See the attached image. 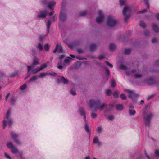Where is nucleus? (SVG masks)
<instances>
[{"instance_id": "4", "label": "nucleus", "mask_w": 159, "mask_h": 159, "mask_svg": "<svg viewBox=\"0 0 159 159\" xmlns=\"http://www.w3.org/2000/svg\"><path fill=\"white\" fill-rule=\"evenodd\" d=\"M7 147L11 150L12 152L14 154H18L20 155L22 152H20L16 148L14 147L11 142H8L6 144Z\"/></svg>"}, {"instance_id": "11", "label": "nucleus", "mask_w": 159, "mask_h": 159, "mask_svg": "<svg viewBox=\"0 0 159 159\" xmlns=\"http://www.w3.org/2000/svg\"><path fill=\"white\" fill-rule=\"evenodd\" d=\"M99 16L97 17L96 22L98 23H100L104 20V15L101 10H99L98 11Z\"/></svg>"}, {"instance_id": "31", "label": "nucleus", "mask_w": 159, "mask_h": 159, "mask_svg": "<svg viewBox=\"0 0 159 159\" xmlns=\"http://www.w3.org/2000/svg\"><path fill=\"white\" fill-rule=\"evenodd\" d=\"M139 25L140 26L144 28H145L147 26V25L146 24L142 21H141L140 22V23L139 24Z\"/></svg>"}, {"instance_id": "53", "label": "nucleus", "mask_w": 159, "mask_h": 159, "mask_svg": "<svg viewBox=\"0 0 159 159\" xmlns=\"http://www.w3.org/2000/svg\"><path fill=\"white\" fill-rule=\"evenodd\" d=\"M142 76L141 74H136L134 75V77L136 78H140Z\"/></svg>"}, {"instance_id": "38", "label": "nucleus", "mask_w": 159, "mask_h": 159, "mask_svg": "<svg viewBox=\"0 0 159 159\" xmlns=\"http://www.w3.org/2000/svg\"><path fill=\"white\" fill-rule=\"evenodd\" d=\"M102 67L105 69V71L107 75H108L110 74L109 70L105 68V66H104V65H103Z\"/></svg>"}, {"instance_id": "23", "label": "nucleus", "mask_w": 159, "mask_h": 159, "mask_svg": "<svg viewBox=\"0 0 159 159\" xmlns=\"http://www.w3.org/2000/svg\"><path fill=\"white\" fill-rule=\"evenodd\" d=\"M97 48V46L95 44H91L89 46V49L91 51H94L96 50Z\"/></svg>"}, {"instance_id": "44", "label": "nucleus", "mask_w": 159, "mask_h": 159, "mask_svg": "<svg viewBox=\"0 0 159 159\" xmlns=\"http://www.w3.org/2000/svg\"><path fill=\"white\" fill-rule=\"evenodd\" d=\"M147 11V10L146 9H144L142 11H138L137 12V14H141V13H144L145 12H146Z\"/></svg>"}, {"instance_id": "33", "label": "nucleus", "mask_w": 159, "mask_h": 159, "mask_svg": "<svg viewBox=\"0 0 159 159\" xmlns=\"http://www.w3.org/2000/svg\"><path fill=\"white\" fill-rule=\"evenodd\" d=\"M37 47L38 49L40 50H42L43 49V45L41 43H39L38 44Z\"/></svg>"}, {"instance_id": "1", "label": "nucleus", "mask_w": 159, "mask_h": 159, "mask_svg": "<svg viewBox=\"0 0 159 159\" xmlns=\"http://www.w3.org/2000/svg\"><path fill=\"white\" fill-rule=\"evenodd\" d=\"M100 101L98 100L96 101L93 100H90L89 101V106L90 108L92 109L94 108V110L96 111L98 110L102 111L105 108L106 109L109 108V106H107L105 104H103L100 105Z\"/></svg>"}, {"instance_id": "63", "label": "nucleus", "mask_w": 159, "mask_h": 159, "mask_svg": "<svg viewBox=\"0 0 159 159\" xmlns=\"http://www.w3.org/2000/svg\"><path fill=\"white\" fill-rule=\"evenodd\" d=\"M57 67L59 69H62V67L61 65H59Z\"/></svg>"}, {"instance_id": "30", "label": "nucleus", "mask_w": 159, "mask_h": 159, "mask_svg": "<svg viewBox=\"0 0 159 159\" xmlns=\"http://www.w3.org/2000/svg\"><path fill=\"white\" fill-rule=\"evenodd\" d=\"M51 22L49 20H48L47 21V23L46 24L48 33V32H49V30L50 28V25H51Z\"/></svg>"}, {"instance_id": "57", "label": "nucleus", "mask_w": 159, "mask_h": 159, "mask_svg": "<svg viewBox=\"0 0 159 159\" xmlns=\"http://www.w3.org/2000/svg\"><path fill=\"white\" fill-rule=\"evenodd\" d=\"M104 58V57L103 56H99L98 57V58L100 60H101L102 59H103Z\"/></svg>"}, {"instance_id": "64", "label": "nucleus", "mask_w": 159, "mask_h": 159, "mask_svg": "<svg viewBox=\"0 0 159 159\" xmlns=\"http://www.w3.org/2000/svg\"><path fill=\"white\" fill-rule=\"evenodd\" d=\"M84 159H90V157L89 156H88L86 157Z\"/></svg>"}, {"instance_id": "51", "label": "nucleus", "mask_w": 159, "mask_h": 159, "mask_svg": "<svg viewBox=\"0 0 159 159\" xmlns=\"http://www.w3.org/2000/svg\"><path fill=\"white\" fill-rule=\"evenodd\" d=\"M91 116L92 118H95L97 117V114L94 113H92Z\"/></svg>"}, {"instance_id": "25", "label": "nucleus", "mask_w": 159, "mask_h": 159, "mask_svg": "<svg viewBox=\"0 0 159 159\" xmlns=\"http://www.w3.org/2000/svg\"><path fill=\"white\" fill-rule=\"evenodd\" d=\"M109 49L111 51L114 50L116 48V46L114 44H110L109 46Z\"/></svg>"}, {"instance_id": "34", "label": "nucleus", "mask_w": 159, "mask_h": 159, "mask_svg": "<svg viewBox=\"0 0 159 159\" xmlns=\"http://www.w3.org/2000/svg\"><path fill=\"white\" fill-rule=\"evenodd\" d=\"M103 129L101 126L98 127L97 129V131L98 133H101L102 132Z\"/></svg>"}, {"instance_id": "43", "label": "nucleus", "mask_w": 159, "mask_h": 159, "mask_svg": "<svg viewBox=\"0 0 159 159\" xmlns=\"http://www.w3.org/2000/svg\"><path fill=\"white\" fill-rule=\"evenodd\" d=\"M26 85L25 84L22 85L20 88V89L21 90H23L25 89L26 87Z\"/></svg>"}, {"instance_id": "52", "label": "nucleus", "mask_w": 159, "mask_h": 159, "mask_svg": "<svg viewBox=\"0 0 159 159\" xmlns=\"http://www.w3.org/2000/svg\"><path fill=\"white\" fill-rule=\"evenodd\" d=\"M70 93L73 95H75L76 94L75 90L73 89H71L70 90Z\"/></svg>"}, {"instance_id": "47", "label": "nucleus", "mask_w": 159, "mask_h": 159, "mask_svg": "<svg viewBox=\"0 0 159 159\" xmlns=\"http://www.w3.org/2000/svg\"><path fill=\"white\" fill-rule=\"evenodd\" d=\"M41 2L44 5H45L48 4L47 0H41Z\"/></svg>"}, {"instance_id": "45", "label": "nucleus", "mask_w": 159, "mask_h": 159, "mask_svg": "<svg viewBox=\"0 0 159 159\" xmlns=\"http://www.w3.org/2000/svg\"><path fill=\"white\" fill-rule=\"evenodd\" d=\"M47 74L44 73H42L40 74L39 76V77L40 78H43Z\"/></svg>"}, {"instance_id": "17", "label": "nucleus", "mask_w": 159, "mask_h": 159, "mask_svg": "<svg viewBox=\"0 0 159 159\" xmlns=\"http://www.w3.org/2000/svg\"><path fill=\"white\" fill-rule=\"evenodd\" d=\"M62 47L60 44H58L57 45L55 49L53 50L54 53H56L57 52L60 53L62 52Z\"/></svg>"}, {"instance_id": "26", "label": "nucleus", "mask_w": 159, "mask_h": 159, "mask_svg": "<svg viewBox=\"0 0 159 159\" xmlns=\"http://www.w3.org/2000/svg\"><path fill=\"white\" fill-rule=\"evenodd\" d=\"M116 85L115 81L113 79H112L110 82V86L111 87H114Z\"/></svg>"}, {"instance_id": "50", "label": "nucleus", "mask_w": 159, "mask_h": 159, "mask_svg": "<svg viewBox=\"0 0 159 159\" xmlns=\"http://www.w3.org/2000/svg\"><path fill=\"white\" fill-rule=\"evenodd\" d=\"M120 97L122 99V100H124V99H125L126 98V96H125V95L123 93V94H122L120 96Z\"/></svg>"}, {"instance_id": "40", "label": "nucleus", "mask_w": 159, "mask_h": 159, "mask_svg": "<svg viewBox=\"0 0 159 159\" xmlns=\"http://www.w3.org/2000/svg\"><path fill=\"white\" fill-rule=\"evenodd\" d=\"M108 119L110 120H113L114 119V116L113 115H110L108 116Z\"/></svg>"}, {"instance_id": "28", "label": "nucleus", "mask_w": 159, "mask_h": 159, "mask_svg": "<svg viewBox=\"0 0 159 159\" xmlns=\"http://www.w3.org/2000/svg\"><path fill=\"white\" fill-rule=\"evenodd\" d=\"M87 13V11H80L79 12V16H85Z\"/></svg>"}, {"instance_id": "36", "label": "nucleus", "mask_w": 159, "mask_h": 159, "mask_svg": "<svg viewBox=\"0 0 159 159\" xmlns=\"http://www.w3.org/2000/svg\"><path fill=\"white\" fill-rule=\"evenodd\" d=\"M106 93L108 95H110L111 94V91L110 89H107L105 91Z\"/></svg>"}, {"instance_id": "55", "label": "nucleus", "mask_w": 159, "mask_h": 159, "mask_svg": "<svg viewBox=\"0 0 159 159\" xmlns=\"http://www.w3.org/2000/svg\"><path fill=\"white\" fill-rule=\"evenodd\" d=\"M144 34L146 36H148L150 34L149 31L148 30H147L144 32Z\"/></svg>"}, {"instance_id": "24", "label": "nucleus", "mask_w": 159, "mask_h": 159, "mask_svg": "<svg viewBox=\"0 0 159 159\" xmlns=\"http://www.w3.org/2000/svg\"><path fill=\"white\" fill-rule=\"evenodd\" d=\"M116 109L117 110L121 111L123 108V106L122 104H117L116 106Z\"/></svg>"}, {"instance_id": "59", "label": "nucleus", "mask_w": 159, "mask_h": 159, "mask_svg": "<svg viewBox=\"0 0 159 159\" xmlns=\"http://www.w3.org/2000/svg\"><path fill=\"white\" fill-rule=\"evenodd\" d=\"M52 21H54L55 20V16H53L51 19Z\"/></svg>"}, {"instance_id": "35", "label": "nucleus", "mask_w": 159, "mask_h": 159, "mask_svg": "<svg viewBox=\"0 0 159 159\" xmlns=\"http://www.w3.org/2000/svg\"><path fill=\"white\" fill-rule=\"evenodd\" d=\"M71 59L70 57H68L64 60V62L66 63H69L71 61Z\"/></svg>"}, {"instance_id": "13", "label": "nucleus", "mask_w": 159, "mask_h": 159, "mask_svg": "<svg viewBox=\"0 0 159 159\" xmlns=\"http://www.w3.org/2000/svg\"><path fill=\"white\" fill-rule=\"evenodd\" d=\"M61 10L62 11L61 12L60 16V19L61 21L64 22L65 21L66 19L67 14L63 12L62 11L63 10V7L62 6H61Z\"/></svg>"}, {"instance_id": "42", "label": "nucleus", "mask_w": 159, "mask_h": 159, "mask_svg": "<svg viewBox=\"0 0 159 159\" xmlns=\"http://www.w3.org/2000/svg\"><path fill=\"white\" fill-rule=\"evenodd\" d=\"M144 2L145 3L147 7L148 8H149V0H144Z\"/></svg>"}, {"instance_id": "39", "label": "nucleus", "mask_w": 159, "mask_h": 159, "mask_svg": "<svg viewBox=\"0 0 159 159\" xmlns=\"http://www.w3.org/2000/svg\"><path fill=\"white\" fill-rule=\"evenodd\" d=\"M119 68L120 69L122 70H125L127 68L126 66L123 64L120 65L119 66Z\"/></svg>"}, {"instance_id": "41", "label": "nucleus", "mask_w": 159, "mask_h": 159, "mask_svg": "<svg viewBox=\"0 0 159 159\" xmlns=\"http://www.w3.org/2000/svg\"><path fill=\"white\" fill-rule=\"evenodd\" d=\"M5 76L2 74H0V82H2V80L4 79Z\"/></svg>"}, {"instance_id": "10", "label": "nucleus", "mask_w": 159, "mask_h": 159, "mask_svg": "<svg viewBox=\"0 0 159 159\" xmlns=\"http://www.w3.org/2000/svg\"><path fill=\"white\" fill-rule=\"evenodd\" d=\"M10 135L11 138L14 140L16 143L17 144H20V141L18 139L19 135L15 133L12 132L11 133Z\"/></svg>"}, {"instance_id": "60", "label": "nucleus", "mask_w": 159, "mask_h": 159, "mask_svg": "<svg viewBox=\"0 0 159 159\" xmlns=\"http://www.w3.org/2000/svg\"><path fill=\"white\" fill-rule=\"evenodd\" d=\"M10 93H8L7 94V95L6 96V100H7L8 98V97L10 96Z\"/></svg>"}, {"instance_id": "16", "label": "nucleus", "mask_w": 159, "mask_h": 159, "mask_svg": "<svg viewBox=\"0 0 159 159\" xmlns=\"http://www.w3.org/2000/svg\"><path fill=\"white\" fill-rule=\"evenodd\" d=\"M78 112L79 115L83 116L84 120L86 121V116L84 109L83 108L80 107L78 110Z\"/></svg>"}, {"instance_id": "22", "label": "nucleus", "mask_w": 159, "mask_h": 159, "mask_svg": "<svg viewBox=\"0 0 159 159\" xmlns=\"http://www.w3.org/2000/svg\"><path fill=\"white\" fill-rule=\"evenodd\" d=\"M145 81L148 85L153 84L154 83L153 79L151 77L149 78L147 80H146Z\"/></svg>"}, {"instance_id": "37", "label": "nucleus", "mask_w": 159, "mask_h": 159, "mask_svg": "<svg viewBox=\"0 0 159 159\" xmlns=\"http://www.w3.org/2000/svg\"><path fill=\"white\" fill-rule=\"evenodd\" d=\"M44 49L46 51H48L50 48V47L48 44H46L44 45Z\"/></svg>"}, {"instance_id": "21", "label": "nucleus", "mask_w": 159, "mask_h": 159, "mask_svg": "<svg viewBox=\"0 0 159 159\" xmlns=\"http://www.w3.org/2000/svg\"><path fill=\"white\" fill-rule=\"evenodd\" d=\"M152 27L153 30L155 32H159V27L158 25L155 24H153L152 25Z\"/></svg>"}, {"instance_id": "61", "label": "nucleus", "mask_w": 159, "mask_h": 159, "mask_svg": "<svg viewBox=\"0 0 159 159\" xmlns=\"http://www.w3.org/2000/svg\"><path fill=\"white\" fill-rule=\"evenodd\" d=\"M54 13V11H52L49 13V16H52V15Z\"/></svg>"}, {"instance_id": "12", "label": "nucleus", "mask_w": 159, "mask_h": 159, "mask_svg": "<svg viewBox=\"0 0 159 159\" xmlns=\"http://www.w3.org/2000/svg\"><path fill=\"white\" fill-rule=\"evenodd\" d=\"M47 66L46 64H44L42 65L40 67L36 68L32 71V73L33 74H36L38 72L43 70L46 68Z\"/></svg>"}, {"instance_id": "46", "label": "nucleus", "mask_w": 159, "mask_h": 159, "mask_svg": "<svg viewBox=\"0 0 159 159\" xmlns=\"http://www.w3.org/2000/svg\"><path fill=\"white\" fill-rule=\"evenodd\" d=\"M155 155L157 157H159V150H156L155 152Z\"/></svg>"}, {"instance_id": "58", "label": "nucleus", "mask_w": 159, "mask_h": 159, "mask_svg": "<svg viewBox=\"0 0 159 159\" xmlns=\"http://www.w3.org/2000/svg\"><path fill=\"white\" fill-rule=\"evenodd\" d=\"M65 57V55H62L60 56L59 57V58L60 59H61L63 58H64Z\"/></svg>"}, {"instance_id": "29", "label": "nucleus", "mask_w": 159, "mask_h": 159, "mask_svg": "<svg viewBox=\"0 0 159 159\" xmlns=\"http://www.w3.org/2000/svg\"><path fill=\"white\" fill-rule=\"evenodd\" d=\"M85 129L87 133H89L90 132V130L88 124H85Z\"/></svg>"}, {"instance_id": "27", "label": "nucleus", "mask_w": 159, "mask_h": 159, "mask_svg": "<svg viewBox=\"0 0 159 159\" xmlns=\"http://www.w3.org/2000/svg\"><path fill=\"white\" fill-rule=\"evenodd\" d=\"M38 77L36 76H34L31 78L29 80L30 82H32L36 80L37 79Z\"/></svg>"}, {"instance_id": "56", "label": "nucleus", "mask_w": 159, "mask_h": 159, "mask_svg": "<svg viewBox=\"0 0 159 159\" xmlns=\"http://www.w3.org/2000/svg\"><path fill=\"white\" fill-rule=\"evenodd\" d=\"M106 63L111 68H112L113 67V65L112 64H111L109 63L108 62L106 61Z\"/></svg>"}, {"instance_id": "32", "label": "nucleus", "mask_w": 159, "mask_h": 159, "mask_svg": "<svg viewBox=\"0 0 159 159\" xmlns=\"http://www.w3.org/2000/svg\"><path fill=\"white\" fill-rule=\"evenodd\" d=\"M131 52V50L130 49H126L124 51V53L125 54L128 55L130 54Z\"/></svg>"}, {"instance_id": "2", "label": "nucleus", "mask_w": 159, "mask_h": 159, "mask_svg": "<svg viewBox=\"0 0 159 159\" xmlns=\"http://www.w3.org/2000/svg\"><path fill=\"white\" fill-rule=\"evenodd\" d=\"M11 111L10 110H8L7 113L5 116L4 117L3 121V127L5 128L7 125H8L9 126L11 125L12 123V121L10 117V113Z\"/></svg>"}, {"instance_id": "62", "label": "nucleus", "mask_w": 159, "mask_h": 159, "mask_svg": "<svg viewBox=\"0 0 159 159\" xmlns=\"http://www.w3.org/2000/svg\"><path fill=\"white\" fill-rule=\"evenodd\" d=\"M156 18L159 20V14L157 13L156 15Z\"/></svg>"}, {"instance_id": "19", "label": "nucleus", "mask_w": 159, "mask_h": 159, "mask_svg": "<svg viewBox=\"0 0 159 159\" xmlns=\"http://www.w3.org/2000/svg\"><path fill=\"white\" fill-rule=\"evenodd\" d=\"M56 4V3L54 1L50 2L48 3V7L52 10H53L54 9L53 7Z\"/></svg>"}, {"instance_id": "18", "label": "nucleus", "mask_w": 159, "mask_h": 159, "mask_svg": "<svg viewBox=\"0 0 159 159\" xmlns=\"http://www.w3.org/2000/svg\"><path fill=\"white\" fill-rule=\"evenodd\" d=\"M57 81L58 83L62 82L64 84H66L68 83L67 80L62 77H60L58 78L57 79Z\"/></svg>"}, {"instance_id": "9", "label": "nucleus", "mask_w": 159, "mask_h": 159, "mask_svg": "<svg viewBox=\"0 0 159 159\" xmlns=\"http://www.w3.org/2000/svg\"><path fill=\"white\" fill-rule=\"evenodd\" d=\"M116 23V20L113 19L111 16H108L107 21V25L108 26L113 27L115 26Z\"/></svg>"}, {"instance_id": "54", "label": "nucleus", "mask_w": 159, "mask_h": 159, "mask_svg": "<svg viewBox=\"0 0 159 159\" xmlns=\"http://www.w3.org/2000/svg\"><path fill=\"white\" fill-rule=\"evenodd\" d=\"M5 157L8 159H11L10 157L9 156V155L7 154L6 153H5Z\"/></svg>"}, {"instance_id": "3", "label": "nucleus", "mask_w": 159, "mask_h": 159, "mask_svg": "<svg viewBox=\"0 0 159 159\" xmlns=\"http://www.w3.org/2000/svg\"><path fill=\"white\" fill-rule=\"evenodd\" d=\"M153 116L152 113L150 111H147L144 113V120L146 127L149 126L150 121Z\"/></svg>"}, {"instance_id": "49", "label": "nucleus", "mask_w": 159, "mask_h": 159, "mask_svg": "<svg viewBox=\"0 0 159 159\" xmlns=\"http://www.w3.org/2000/svg\"><path fill=\"white\" fill-rule=\"evenodd\" d=\"M125 2V0H120V3L121 6L124 5Z\"/></svg>"}, {"instance_id": "15", "label": "nucleus", "mask_w": 159, "mask_h": 159, "mask_svg": "<svg viewBox=\"0 0 159 159\" xmlns=\"http://www.w3.org/2000/svg\"><path fill=\"white\" fill-rule=\"evenodd\" d=\"M93 143L96 144L98 146H100L102 145V142L100 141L98 137L95 136L93 140Z\"/></svg>"}, {"instance_id": "14", "label": "nucleus", "mask_w": 159, "mask_h": 159, "mask_svg": "<svg viewBox=\"0 0 159 159\" xmlns=\"http://www.w3.org/2000/svg\"><path fill=\"white\" fill-rule=\"evenodd\" d=\"M47 15V12L46 10L41 11L40 13L37 16L38 18H43L46 17Z\"/></svg>"}, {"instance_id": "20", "label": "nucleus", "mask_w": 159, "mask_h": 159, "mask_svg": "<svg viewBox=\"0 0 159 159\" xmlns=\"http://www.w3.org/2000/svg\"><path fill=\"white\" fill-rule=\"evenodd\" d=\"M134 107L132 106H130L129 107V115L130 116L134 115L136 113L135 111L134 110Z\"/></svg>"}, {"instance_id": "6", "label": "nucleus", "mask_w": 159, "mask_h": 159, "mask_svg": "<svg viewBox=\"0 0 159 159\" xmlns=\"http://www.w3.org/2000/svg\"><path fill=\"white\" fill-rule=\"evenodd\" d=\"M70 40H64V42L66 43L71 49H73L74 48L78 46L80 44L79 40H75L70 42Z\"/></svg>"}, {"instance_id": "48", "label": "nucleus", "mask_w": 159, "mask_h": 159, "mask_svg": "<svg viewBox=\"0 0 159 159\" xmlns=\"http://www.w3.org/2000/svg\"><path fill=\"white\" fill-rule=\"evenodd\" d=\"M113 97L115 98H117L118 97V93L117 91L115 92L113 94Z\"/></svg>"}, {"instance_id": "8", "label": "nucleus", "mask_w": 159, "mask_h": 159, "mask_svg": "<svg viewBox=\"0 0 159 159\" xmlns=\"http://www.w3.org/2000/svg\"><path fill=\"white\" fill-rule=\"evenodd\" d=\"M130 11V9L129 7H125L124 8L123 11V14L125 16L124 21L125 22H127L130 16V15H127L126 14L127 12H129Z\"/></svg>"}, {"instance_id": "5", "label": "nucleus", "mask_w": 159, "mask_h": 159, "mask_svg": "<svg viewBox=\"0 0 159 159\" xmlns=\"http://www.w3.org/2000/svg\"><path fill=\"white\" fill-rule=\"evenodd\" d=\"M39 60L38 58L36 57H34L33 59L32 64L31 66H27V69L28 73L30 71L32 72V70H34L35 66L39 64Z\"/></svg>"}, {"instance_id": "7", "label": "nucleus", "mask_w": 159, "mask_h": 159, "mask_svg": "<svg viewBox=\"0 0 159 159\" xmlns=\"http://www.w3.org/2000/svg\"><path fill=\"white\" fill-rule=\"evenodd\" d=\"M125 92H127L129 94V97L131 98L132 100H135L136 98L138 97L137 94H135L134 92L132 90H130L128 89H125L124 90Z\"/></svg>"}]
</instances>
